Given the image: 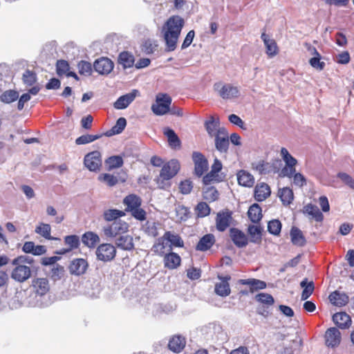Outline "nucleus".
Returning a JSON list of instances; mask_svg holds the SVG:
<instances>
[{"label":"nucleus","mask_w":354,"mask_h":354,"mask_svg":"<svg viewBox=\"0 0 354 354\" xmlns=\"http://www.w3.org/2000/svg\"><path fill=\"white\" fill-rule=\"evenodd\" d=\"M255 299L258 302L265 304L268 307L272 306L274 303L273 297L268 293H259L255 296Z\"/></svg>","instance_id":"nucleus-52"},{"label":"nucleus","mask_w":354,"mask_h":354,"mask_svg":"<svg viewBox=\"0 0 354 354\" xmlns=\"http://www.w3.org/2000/svg\"><path fill=\"white\" fill-rule=\"evenodd\" d=\"M291 242L293 245L297 246H304L306 240L303 234V232L297 227L292 226L290 232Z\"/></svg>","instance_id":"nucleus-30"},{"label":"nucleus","mask_w":354,"mask_h":354,"mask_svg":"<svg viewBox=\"0 0 354 354\" xmlns=\"http://www.w3.org/2000/svg\"><path fill=\"white\" fill-rule=\"evenodd\" d=\"M337 177L351 188L354 189V180L350 175L346 173H339Z\"/></svg>","instance_id":"nucleus-62"},{"label":"nucleus","mask_w":354,"mask_h":354,"mask_svg":"<svg viewBox=\"0 0 354 354\" xmlns=\"http://www.w3.org/2000/svg\"><path fill=\"white\" fill-rule=\"evenodd\" d=\"M237 180L240 185L248 187H252L254 183L253 176L243 169L237 173Z\"/></svg>","instance_id":"nucleus-33"},{"label":"nucleus","mask_w":354,"mask_h":354,"mask_svg":"<svg viewBox=\"0 0 354 354\" xmlns=\"http://www.w3.org/2000/svg\"><path fill=\"white\" fill-rule=\"evenodd\" d=\"M138 94V91L133 90L131 93L120 96L114 103V107L117 109L127 108L134 100Z\"/></svg>","instance_id":"nucleus-22"},{"label":"nucleus","mask_w":354,"mask_h":354,"mask_svg":"<svg viewBox=\"0 0 354 354\" xmlns=\"http://www.w3.org/2000/svg\"><path fill=\"white\" fill-rule=\"evenodd\" d=\"M158 45L150 39L145 41L142 44V50L147 54H152Z\"/></svg>","instance_id":"nucleus-58"},{"label":"nucleus","mask_w":354,"mask_h":354,"mask_svg":"<svg viewBox=\"0 0 354 354\" xmlns=\"http://www.w3.org/2000/svg\"><path fill=\"white\" fill-rule=\"evenodd\" d=\"M233 221L232 212L228 209L218 212L216 217V227L219 232L225 231Z\"/></svg>","instance_id":"nucleus-9"},{"label":"nucleus","mask_w":354,"mask_h":354,"mask_svg":"<svg viewBox=\"0 0 354 354\" xmlns=\"http://www.w3.org/2000/svg\"><path fill=\"white\" fill-rule=\"evenodd\" d=\"M127 125V120L124 118H120L116 121V124L106 133L107 136L119 134L122 132Z\"/></svg>","instance_id":"nucleus-45"},{"label":"nucleus","mask_w":354,"mask_h":354,"mask_svg":"<svg viewBox=\"0 0 354 354\" xmlns=\"http://www.w3.org/2000/svg\"><path fill=\"white\" fill-rule=\"evenodd\" d=\"M69 64L67 61L64 59L57 60L56 63V71L59 76L66 75L69 71Z\"/></svg>","instance_id":"nucleus-53"},{"label":"nucleus","mask_w":354,"mask_h":354,"mask_svg":"<svg viewBox=\"0 0 354 354\" xmlns=\"http://www.w3.org/2000/svg\"><path fill=\"white\" fill-rule=\"evenodd\" d=\"M123 203L126 206L125 212H131V210L141 206V198L136 194H129L127 196Z\"/></svg>","instance_id":"nucleus-32"},{"label":"nucleus","mask_w":354,"mask_h":354,"mask_svg":"<svg viewBox=\"0 0 354 354\" xmlns=\"http://www.w3.org/2000/svg\"><path fill=\"white\" fill-rule=\"evenodd\" d=\"M19 98V93L15 90H7L4 91L0 96L1 102L10 104L16 101Z\"/></svg>","instance_id":"nucleus-47"},{"label":"nucleus","mask_w":354,"mask_h":354,"mask_svg":"<svg viewBox=\"0 0 354 354\" xmlns=\"http://www.w3.org/2000/svg\"><path fill=\"white\" fill-rule=\"evenodd\" d=\"M281 156L282 157L286 165L281 169L279 174L281 177L293 178V184L299 187H302L306 184L305 176L298 172L296 173V165L297 160L290 154L286 148L281 149Z\"/></svg>","instance_id":"nucleus-2"},{"label":"nucleus","mask_w":354,"mask_h":354,"mask_svg":"<svg viewBox=\"0 0 354 354\" xmlns=\"http://www.w3.org/2000/svg\"><path fill=\"white\" fill-rule=\"evenodd\" d=\"M271 194L270 186L266 183H257L254 190V199L258 202L264 201Z\"/></svg>","instance_id":"nucleus-17"},{"label":"nucleus","mask_w":354,"mask_h":354,"mask_svg":"<svg viewBox=\"0 0 354 354\" xmlns=\"http://www.w3.org/2000/svg\"><path fill=\"white\" fill-rule=\"evenodd\" d=\"M95 254L98 260L111 261L116 255V249L111 243H102L97 248Z\"/></svg>","instance_id":"nucleus-8"},{"label":"nucleus","mask_w":354,"mask_h":354,"mask_svg":"<svg viewBox=\"0 0 354 354\" xmlns=\"http://www.w3.org/2000/svg\"><path fill=\"white\" fill-rule=\"evenodd\" d=\"M164 265L165 268L169 269H175L180 265V257L175 252H169L164 254Z\"/></svg>","instance_id":"nucleus-28"},{"label":"nucleus","mask_w":354,"mask_h":354,"mask_svg":"<svg viewBox=\"0 0 354 354\" xmlns=\"http://www.w3.org/2000/svg\"><path fill=\"white\" fill-rule=\"evenodd\" d=\"M278 196L284 205H290L294 198L293 192L289 187L279 189Z\"/></svg>","instance_id":"nucleus-42"},{"label":"nucleus","mask_w":354,"mask_h":354,"mask_svg":"<svg viewBox=\"0 0 354 354\" xmlns=\"http://www.w3.org/2000/svg\"><path fill=\"white\" fill-rule=\"evenodd\" d=\"M192 159L194 162L195 174L201 177L208 169V162L205 156L201 152L194 151L192 154Z\"/></svg>","instance_id":"nucleus-10"},{"label":"nucleus","mask_w":354,"mask_h":354,"mask_svg":"<svg viewBox=\"0 0 354 354\" xmlns=\"http://www.w3.org/2000/svg\"><path fill=\"white\" fill-rule=\"evenodd\" d=\"M88 268L87 261L82 258L74 259L68 266V270L71 274L81 276L86 273Z\"/></svg>","instance_id":"nucleus-13"},{"label":"nucleus","mask_w":354,"mask_h":354,"mask_svg":"<svg viewBox=\"0 0 354 354\" xmlns=\"http://www.w3.org/2000/svg\"><path fill=\"white\" fill-rule=\"evenodd\" d=\"M100 137L101 135H82L75 140V143L78 145H85L93 142L95 140L100 138Z\"/></svg>","instance_id":"nucleus-54"},{"label":"nucleus","mask_w":354,"mask_h":354,"mask_svg":"<svg viewBox=\"0 0 354 354\" xmlns=\"http://www.w3.org/2000/svg\"><path fill=\"white\" fill-rule=\"evenodd\" d=\"M118 248L124 250H131L134 248L133 237L130 235L120 236L115 242Z\"/></svg>","instance_id":"nucleus-37"},{"label":"nucleus","mask_w":354,"mask_h":354,"mask_svg":"<svg viewBox=\"0 0 354 354\" xmlns=\"http://www.w3.org/2000/svg\"><path fill=\"white\" fill-rule=\"evenodd\" d=\"M99 180L105 183L109 187L114 186L118 183L117 177L109 174H103L100 175Z\"/></svg>","instance_id":"nucleus-56"},{"label":"nucleus","mask_w":354,"mask_h":354,"mask_svg":"<svg viewBox=\"0 0 354 354\" xmlns=\"http://www.w3.org/2000/svg\"><path fill=\"white\" fill-rule=\"evenodd\" d=\"M129 224L123 221H113L111 225L104 227L103 232L106 237L113 238L126 233L129 230Z\"/></svg>","instance_id":"nucleus-7"},{"label":"nucleus","mask_w":354,"mask_h":354,"mask_svg":"<svg viewBox=\"0 0 354 354\" xmlns=\"http://www.w3.org/2000/svg\"><path fill=\"white\" fill-rule=\"evenodd\" d=\"M248 216L252 223H259L263 217L262 209L259 205L252 204L248 209Z\"/></svg>","instance_id":"nucleus-36"},{"label":"nucleus","mask_w":354,"mask_h":354,"mask_svg":"<svg viewBox=\"0 0 354 354\" xmlns=\"http://www.w3.org/2000/svg\"><path fill=\"white\" fill-rule=\"evenodd\" d=\"M134 57L131 53L127 51H123L119 54L118 63L121 64L124 68L132 67L134 64Z\"/></svg>","instance_id":"nucleus-38"},{"label":"nucleus","mask_w":354,"mask_h":354,"mask_svg":"<svg viewBox=\"0 0 354 354\" xmlns=\"http://www.w3.org/2000/svg\"><path fill=\"white\" fill-rule=\"evenodd\" d=\"M171 97L167 93H158L156 97V103L151 106L153 113L156 115H163L170 111Z\"/></svg>","instance_id":"nucleus-5"},{"label":"nucleus","mask_w":354,"mask_h":354,"mask_svg":"<svg viewBox=\"0 0 354 354\" xmlns=\"http://www.w3.org/2000/svg\"><path fill=\"white\" fill-rule=\"evenodd\" d=\"M186 345V339L184 337L180 335H175L172 336L168 343V348L174 353L181 352Z\"/></svg>","instance_id":"nucleus-20"},{"label":"nucleus","mask_w":354,"mask_h":354,"mask_svg":"<svg viewBox=\"0 0 354 354\" xmlns=\"http://www.w3.org/2000/svg\"><path fill=\"white\" fill-rule=\"evenodd\" d=\"M301 287L303 288L301 299L304 301L306 300L313 294L315 286L313 281L308 282V279L306 278L300 283Z\"/></svg>","instance_id":"nucleus-41"},{"label":"nucleus","mask_w":354,"mask_h":354,"mask_svg":"<svg viewBox=\"0 0 354 354\" xmlns=\"http://www.w3.org/2000/svg\"><path fill=\"white\" fill-rule=\"evenodd\" d=\"M267 285L266 283L263 281L254 279H253V283H252V288H250V292H253L258 290H263L266 288Z\"/></svg>","instance_id":"nucleus-64"},{"label":"nucleus","mask_w":354,"mask_h":354,"mask_svg":"<svg viewBox=\"0 0 354 354\" xmlns=\"http://www.w3.org/2000/svg\"><path fill=\"white\" fill-rule=\"evenodd\" d=\"M35 232L48 240H60L50 235L51 227L49 224L41 223L35 228Z\"/></svg>","instance_id":"nucleus-40"},{"label":"nucleus","mask_w":354,"mask_h":354,"mask_svg":"<svg viewBox=\"0 0 354 354\" xmlns=\"http://www.w3.org/2000/svg\"><path fill=\"white\" fill-rule=\"evenodd\" d=\"M230 279V277H225V280H223L220 283H216L214 290L218 295L221 297H227L230 294L231 290L230 284L227 282V280Z\"/></svg>","instance_id":"nucleus-39"},{"label":"nucleus","mask_w":354,"mask_h":354,"mask_svg":"<svg viewBox=\"0 0 354 354\" xmlns=\"http://www.w3.org/2000/svg\"><path fill=\"white\" fill-rule=\"evenodd\" d=\"M64 266L56 264L51 270V277L55 280H59L64 276Z\"/></svg>","instance_id":"nucleus-57"},{"label":"nucleus","mask_w":354,"mask_h":354,"mask_svg":"<svg viewBox=\"0 0 354 354\" xmlns=\"http://www.w3.org/2000/svg\"><path fill=\"white\" fill-rule=\"evenodd\" d=\"M328 299L333 305L339 307L346 306L349 301L348 296L346 294L342 293L338 290L331 292Z\"/></svg>","instance_id":"nucleus-26"},{"label":"nucleus","mask_w":354,"mask_h":354,"mask_svg":"<svg viewBox=\"0 0 354 354\" xmlns=\"http://www.w3.org/2000/svg\"><path fill=\"white\" fill-rule=\"evenodd\" d=\"M23 82L27 86L33 85L37 81V75L35 72L26 70L23 74Z\"/></svg>","instance_id":"nucleus-55"},{"label":"nucleus","mask_w":354,"mask_h":354,"mask_svg":"<svg viewBox=\"0 0 354 354\" xmlns=\"http://www.w3.org/2000/svg\"><path fill=\"white\" fill-rule=\"evenodd\" d=\"M214 89L223 100H232L237 98L240 95V91L237 86L231 84H223L216 82L214 84Z\"/></svg>","instance_id":"nucleus-6"},{"label":"nucleus","mask_w":354,"mask_h":354,"mask_svg":"<svg viewBox=\"0 0 354 354\" xmlns=\"http://www.w3.org/2000/svg\"><path fill=\"white\" fill-rule=\"evenodd\" d=\"M100 241L99 236L91 231L85 232L82 236V243L89 248H94Z\"/></svg>","instance_id":"nucleus-34"},{"label":"nucleus","mask_w":354,"mask_h":354,"mask_svg":"<svg viewBox=\"0 0 354 354\" xmlns=\"http://www.w3.org/2000/svg\"><path fill=\"white\" fill-rule=\"evenodd\" d=\"M312 52L313 54L315 56L314 57H312L309 60V63L311 65L312 67L318 69V70H323L325 66V63L324 62H321V55L317 50V49L315 47L312 48Z\"/></svg>","instance_id":"nucleus-46"},{"label":"nucleus","mask_w":354,"mask_h":354,"mask_svg":"<svg viewBox=\"0 0 354 354\" xmlns=\"http://www.w3.org/2000/svg\"><path fill=\"white\" fill-rule=\"evenodd\" d=\"M125 216V212L116 209H109L103 213L104 219L106 221H115L118 218Z\"/></svg>","instance_id":"nucleus-44"},{"label":"nucleus","mask_w":354,"mask_h":354,"mask_svg":"<svg viewBox=\"0 0 354 354\" xmlns=\"http://www.w3.org/2000/svg\"><path fill=\"white\" fill-rule=\"evenodd\" d=\"M221 169H222L221 162L219 160H216L212 166V169H211L210 172L207 174L203 177V180L204 184L208 185L210 183H212V181H214L215 180V178L217 176L218 173L221 170Z\"/></svg>","instance_id":"nucleus-35"},{"label":"nucleus","mask_w":354,"mask_h":354,"mask_svg":"<svg viewBox=\"0 0 354 354\" xmlns=\"http://www.w3.org/2000/svg\"><path fill=\"white\" fill-rule=\"evenodd\" d=\"M194 36H195L194 30H189L188 32V33L187 34V35L183 42L181 48L185 49V48L189 47L191 45V44L192 43Z\"/></svg>","instance_id":"nucleus-63"},{"label":"nucleus","mask_w":354,"mask_h":354,"mask_svg":"<svg viewBox=\"0 0 354 354\" xmlns=\"http://www.w3.org/2000/svg\"><path fill=\"white\" fill-rule=\"evenodd\" d=\"M31 287L36 295L44 296L50 289L49 281L46 278L37 277L32 281Z\"/></svg>","instance_id":"nucleus-14"},{"label":"nucleus","mask_w":354,"mask_h":354,"mask_svg":"<svg viewBox=\"0 0 354 354\" xmlns=\"http://www.w3.org/2000/svg\"><path fill=\"white\" fill-rule=\"evenodd\" d=\"M230 235L234 244L238 248H243L248 244L246 235L237 228H231Z\"/></svg>","instance_id":"nucleus-18"},{"label":"nucleus","mask_w":354,"mask_h":354,"mask_svg":"<svg viewBox=\"0 0 354 354\" xmlns=\"http://www.w3.org/2000/svg\"><path fill=\"white\" fill-rule=\"evenodd\" d=\"M262 228L259 225H250L248 227V233L251 237V241L260 243L261 241Z\"/></svg>","instance_id":"nucleus-48"},{"label":"nucleus","mask_w":354,"mask_h":354,"mask_svg":"<svg viewBox=\"0 0 354 354\" xmlns=\"http://www.w3.org/2000/svg\"><path fill=\"white\" fill-rule=\"evenodd\" d=\"M185 20L179 15L169 17L161 28V35L165 44V50L171 52L176 50Z\"/></svg>","instance_id":"nucleus-1"},{"label":"nucleus","mask_w":354,"mask_h":354,"mask_svg":"<svg viewBox=\"0 0 354 354\" xmlns=\"http://www.w3.org/2000/svg\"><path fill=\"white\" fill-rule=\"evenodd\" d=\"M34 260L26 255H20L12 259L11 264L14 267L12 270L11 278L19 283H24L31 277V269L28 265H32Z\"/></svg>","instance_id":"nucleus-3"},{"label":"nucleus","mask_w":354,"mask_h":354,"mask_svg":"<svg viewBox=\"0 0 354 354\" xmlns=\"http://www.w3.org/2000/svg\"><path fill=\"white\" fill-rule=\"evenodd\" d=\"M266 48V54L269 57H273L279 53V47L273 39H270L268 35L263 32L261 36Z\"/></svg>","instance_id":"nucleus-19"},{"label":"nucleus","mask_w":354,"mask_h":354,"mask_svg":"<svg viewBox=\"0 0 354 354\" xmlns=\"http://www.w3.org/2000/svg\"><path fill=\"white\" fill-rule=\"evenodd\" d=\"M215 146L217 150L221 152H227L229 147V136L227 131L224 129H219L215 137Z\"/></svg>","instance_id":"nucleus-16"},{"label":"nucleus","mask_w":354,"mask_h":354,"mask_svg":"<svg viewBox=\"0 0 354 354\" xmlns=\"http://www.w3.org/2000/svg\"><path fill=\"white\" fill-rule=\"evenodd\" d=\"M267 166L268 163L263 160L252 163V168L254 170L257 171L260 174H263L266 172Z\"/></svg>","instance_id":"nucleus-60"},{"label":"nucleus","mask_w":354,"mask_h":354,"mask_svg":"<svg viewBox=\"0 0 354 354\" xmlns=\"http://www.w3.org/2000/svg\"><path fill=\"white\" fill-rule=\"evenodd\" d=\"M164 134L167 138L169 146L173 149H180L181 148V141L175 131L167 127L164 129Z\"/></svg>","instance_id":"nucleus-29"},{"label":"nucleus","mask_w":354,"mask_h":354,"mask_svg":"<svg viewBox=\"0 0 354 354\" xmlns=\"http://www.w3.org/2000/svg\"><path fill=\"white\" fill-rule=\"evenodd\" d=\"M168 241L165 238V234L156 239L153 245L152 246L151 250L156 254L162 257L166 254V252L168 250Z\"/></svg>","instance_id":"nucleus-27"},{"label":"nucleus","mask_w":354,"mask_h":354,"mask_svg":"<svg viewBox=\"0 0 354 354\" xmlns=\"http://www.w3.org/2000/svg\"><path fill=\"white\" fill-rule=\"evenodd\" d=\"M84 163L90 171H98L102 166L101 153L97 151L88 153L84 157Z\"/></svg>","instance_id":"nucleus-11"},{"label":"nucleus","mask_w":354,"mask_h":354,"mask_svg":"<svg viewBox=\"0 0 354 354\" xmlns=\"http://www.w3.org/2000/svg\"><path fill=\"white\" fill-rule=\"evenodd\" d=\"M303 212L309 216L310 219H314L317 222H322L324 215L319 208L312 203H308L304 207Z\"/></svg>","instance_id":"nucleus-24"},{"label":"nucleus","mask_w":354,"mask_h":354,"mask_svg":"<svg viewBox=\"0 0 354 354\" xmlns=\"http://www.w3.org/2000/svg\"><path fill=\"white\" fill-rule=\"evenodd\" d=\"M79 73L82 75L89 76L92 74L93 66L88 62L82 60L77 64Z\"/></svg>","instance_id":"nucleus-50"},{"label":"nucleus","mask_w":354,"mask_h":354,"mask_svg":"<svg viewBox=\"0 0 354 354\" xmlns=\"http://www.w3.org/2000/svg\"><path fill=\"white\" fill-rule=\"evenodd\" d=\"M192 182L189 180L182 181L180 184L179 189L182 194H189L192 189Z\"/></svg>","instance_id":"nucleus-61"},{"label":"nucleus","mask_w":354,"mask_h":354,"mask_svg":"<svg viewBox=\"0 0 354 354\" xmlns=\"http://www.w3.org/2000/svg\"><path fill=\"white\" fill-rule=\"evenodd\" d=\"M113 62L107 57H101L95 61L93 68L101 75H108L113 69Z\"/></svg>","instance_id":"nucleus-15"},{"label":"nucleus","mask_w":354,"mask_h":354,"mask_svg":"<svg viewBox=\"0 0 354 354\" xmlns=\"http://www.w3.org/2000/svg\"><path fill=\"white\" fill-rule=\"evenodd\" d=\"M216 239L214 235L212 234H207L200 239L196 245V250L201 252L207 251L214 245Z\"/></svg>","instance_id":"nucleus-23"},{"label":"nucleus","mask_w":354,"mask_h":354,"mask_svg":"<svg viewBox=\"0 0 354 354\" xmlns=\"http://www.w3.org/2000/svg\"><path fill=\"white\" fill-rule=\"evenodd\" d=\"M164 234L165 238H166L167 241L169 243V245H168L169 251H171L173 247H184V241L179 234H174L170 231H167Z\"/></svg>","instance_id":"nucleus-31"},{"label":"nucleus","mask_w":354,"mask_h":354,"mask_svg":"<svg viewBox=\"0 0 354 354\" xmlns=\"http://www.w3.org/2000/svg\"><path fill=\"white\" fill-rule=\"evenodd\" d=\"M333 321L339 328L342 329L349 328L352 322L351 317L344 312L334 314Z\"/></svg>","instance_id":"nucleus-25"},{"label":"nucleus","mask_w":354,"mask_h":354,"mask_svg":"<svg viewBox=\"0 0 354 354\" xmlns=\"http://www.w3.org/2000/svg\"><path fill=\"white\" fill-rule=\"evenodd\" d=\"M123 164L124 161L120 156H112L105 160V165L109 171L120 168L123 165Z\"/></svg>","instance_id":"nucleus-43"},{"label":"nucleus","mask_w":354,"mask_h":354,"mask_svg":"<svg viewBox=\"0 0 354 354\" xmlns=\"http://www.w3.org/2000/svg\"><path fill=\"white\" fill-rule=\"evenodd\" d=\"M130 212L131 214V216L138 221H144L147 218L146 212L140 207L131 210Z\"/></svg>","instance_id":"nucleus-59"},{"label":"nucleus","mask_w":354,"mask_h":354,"mask_svg":"<svg viewBox=\"0 0 354 354\" xmlns=\"http://www.w3.org/2000/svg\"><path fill=\"white\" fill-rule=\"evenodd\" d=\"M194 210L198 217L203 218L209 215L211 208L205 202H200L197 204Z\"/></svg>","instance_id":"nucleus-49"},{"label":"nucleus","mask_w":354,"mask_h":354,"mask_svg":"<svg viewBox=\"0 0 354 354\" xmlns=\"http://www.w3.org/2000/svg\"><path fill=\"white\" fill-rule=\"evenodd\" d=\"M325 344L330 348L337 347L342 341V335L339 329L331 327L326 330L324 335Z\"/></svg>","instance_id":"nucleus-12"},{"label":"nucleus","mask_w":354,"mask_h":354,"mask_svg":"<svg viewBox=\"0 0 354 354\" xmlns=\"http://www.w3.org/2000/svg\"><path fill=\"white\" fill-rule=\"evenodd\" d=\"M180 169V163L177 160H171L162 165L155 181L160 189H165L170 185L169 180L174 178Z\"/></svg>","instance_id":"nucleus-4"},{"label":"nucleus","mask_w":354,"mask_h":354,"mask_svg":"<svg viewBox=\"0 0 354 354\" xmlns=\"http://www.w3.org/2000/svg\"><path fill=\"white\" fill-rule=\"evenodd\" d=\"M281 223L278 219H273L268 223V231L273 235L278 236L281 233Z\"/></svg>","instance_id":"nucleus-51"},{"label":"nucleus","mask_w":354,"mask_h":354,"mask_svg":"<svg viewBox=\"0 0 354 354\" xmlns=\"http://www.w3.org/2000/svg\"><path fill=\"white\" fill-rule=\"evenodd\" d=\"M64 243L68 246L67 248L62 249L59 251H57V254H64L68 253L73 250L77 249L80 246V238L77 235H68L64 237Z\"/></svg>","instance_id":"nucleus-21"}]
</instances>
